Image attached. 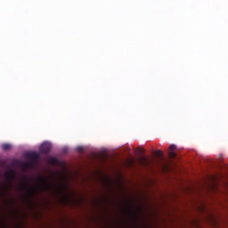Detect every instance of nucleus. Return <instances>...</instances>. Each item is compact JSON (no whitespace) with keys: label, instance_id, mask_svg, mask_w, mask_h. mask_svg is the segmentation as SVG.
<instances>
[{"label":"nucleus","instance_id":"39448f33","mask_svg":"<svg viewBox=\"0 0 228 228\" xmlns=\"http://www.w3.org/2000/svg\"><path fill=\"white\" fill-rule=\"evenodd\" d=\"M13 146L11 143L5 142L2 144V149L4 151H10Z\"/></svg>","mask_w":228,"mask_h":228},{"label":"nucleus","instance_id":"20e7f679","mask_svg":"<svg viewBox=\"0 0 228 228\" xmlns=\"http://www.w3.org/2000/svg\"><path fill=\"white\" fill-rule=\"evenodd\" d=\"M174 151H175V145L172 144L170 146L169 158H175V152Z\"/></svg>","mask_w":228,"mask_h":228},{"label":"nucleus","instance_id":"7ed1b4c3","mask_svg":"<svg viewBox=\"0 0 228 228\" xmlns=\"http://www.w3.org/2000/svg\"><path fill=\"white\" fill-rule=\"evenodd\" d=\"M51 147L52 144L49 142H43L40 147H39V151L40 152H42L43 154H45L46 152H49V151H51Z\"/></svg>","mask_w":228,"mask_h":228},{"label":"nucleus","instance_id":"f03ea898","mask_svg":"<svg viewBox=\"0 0 228 228\" xmlns=\"http://www.w3.org/2000/svg\"><path fill=\"white\" fill-rule=\"evenodd\" d=\"M15 177V172L12 169L7 170L3 176L4 180V190H10L12 188V181H13Z\"/></svg>","mask_w":228,"mask_h":228},{"label":"nucleus","instance_id":"9d476101","mask_svg":"<svg viewBox=\"0 0 228 228\" xmlns=\"http://www.w3.org/2000/svg\"><path fill=\"white\" fill-rule=\"evenodd\" d=\"M24 168H29V164H25Z\"/></svg>","mask_w":228,"mask_h":228},{"label":"nucleus","instance_id":"9b49d317","mask_svg":"<svg viewBox=\"0 0 228 228\" xmlns=\"http://www.w3.org/2000/svg\"><path fill=\"white\" fill-rule=\"evenodd\" d=\"M161 154H162L161 151L157 152V156H161Z\"/></svg>","mask_w":228,"mask_h":228},{"label":"nucleus","instance_id":"1a4fd4ad","mask_svg":"<svg viewBox=\"0 0 228 228\" xmlns=\"http://www.w3.org/2000/svg\"><path fill=\"white\" fill-rule=\"evenodd\" d=\"M162 168L163 170H167V168H168V165L163 164Z\"/></svg>","mask_w":228,"mask_h":228},{"label":"nucleus","instance_id":"423d86ee","mask_svg":"<svg viewBox=\"0 0 228 228\" xmlns=\"http://www.w3.org/2000/svg\"><path fill=\"white\" fill-rule=\"evenodd\" d=\"M49 163H51L52 165H56V163H58V160L54 158V157H50L48 159Z\"/></svg>","mask_w":228,"mask_h":228},{"label":"nucleus","instance_id":"f257e3e1","mask_svg":"<svg viewBox=\"0 0 228 228\" xmlns=\"http://www.w3.org/2000/svg\"><path fill=\"white\" fill-rule=\"evenodd\" d=\"M19 190L25 191L28 197H33L37 190H45V191H50V193L60 195V193L65 191V185H63V183H51L47 179L38 177L37 185L29 186L28 182H23L20 183Z\"/></svg>","mask_w":228,"mask_h":228},{"label":"nucleus","instance_id":"6e6552de","mask_svg":"<svg viewBox=\"0 0 228 228\" xmlns=\"http://www.w3.org/2000/svg\"><path fill=\"white\" fill-rule=\"evenodd\" d=\"M77 151L78 152H83V151H85V147H83V146H77Z\"/></svg>","mask_w":228,"mask_h":228},{"label":"nucleus","instance_id":"0eeeda50","mask_svg":"<svg viewBox=\"0 0 228 228\" xmlns=\"http://www.w3.org/2000/svg\"><path fill=\"white\" fill-rule=\"evenodd\" d=\"M39 157H40V154H38L37 152H33L30 155V158H32V159H38Z\"/></svg>","mask_w":228,"mask_h":228}]
</instances>
